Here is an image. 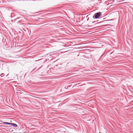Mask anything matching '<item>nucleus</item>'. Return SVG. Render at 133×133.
<instances>
[{"mask_svg":"<svg viewBox=\"0 0 133 133\" xmlns=\"http://www.w3.org/2000/svg\"><path fill=\"white\" fill-rule=\"evenodd\" d=\"M100 12L96 13L94 15L95 18L96 19L98 18L100 16Z\"/></svg>","mask_w":133,"mask_h":133,"instance_id":"1","label":"nucleus"},{"mask_svg":"<svg viewBox=\"0 0 133 133\" xmlns=\"http://www.w3.org/2000/svg\"><path fill=\"white\" fill-rule=\"evenodd\" d=\"M11 125H13L15 127H17V125L14 123H11Z\"/></svg>","mask_w":133,"mask_h":133,"instance_id":"2","label":"nucleus"},{"mask_svg":"<svg viewBox=\"0 0 133 133\" xmlns=\"http://www.w3.org/2000/svg\"><path fill=\"white\" fill-rule=\"evenodd\" d=\"M3 123L4 124H7L8 125H11V123H8L7 122H4Z\"/></svg>","mask_w":133,"mask_h":133,"instance_id":"3","label":"nucleus"},{"mask_svg":"<svg viewBox=\"0 0 133 133\" xmlns=\"http://www.w3.org/2000/svg\"><path fill=\"white\" fill-rule=\"evenodd\" d=\"M94 22H95V21L93 22H92V23H94Z\"/></svg>","mask_w":133,"mask_h":133,"instance_id":"4","label":"nucleus"},{"mask_svg":"<svg viewBox=\"0 0 133 133\" xmlns=\"http://www.w3.org/2000/svg\"><path fill=\"white\" fill-rule=\"evenodd\" d=\"M19 18H17V19H19Z\"/></svg>","mask_w":133,"mask_h":133,"instance_id":"5","label":"nucleus"}]
</instances>
